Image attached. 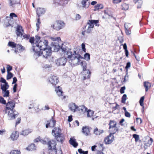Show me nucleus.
<instances>
[{"instance_id": "1", "label": "nucleus", "mask_w": 154, "mask_h": 154, "mask_svg": "<svg viewBox=\"0 0 154 154\" xmlns=\"http://www.w3.org/2000/svg\"><path fill=\"white\" fill-rule=\"evenodd\" d=\"M29 42L32 44L33 50L39 56L42 54L43 57L48 58L51 54V48L48 47V42L45 39H29Z\"/></svg>"}, {"instance_id": "2", "label": "nucleus", "mask_w": 154, "mask_h": 154, "mask_svg": "<svg viewBox=\"0 0 154 154\" xmlns=\"http://www.w3.org/2000/svg\"><path fill=\"white\" fill-rule=\"evenodd\" d=\"M55 51L62 52V54H64V56L69 59V62L72 65L77 66L80 64V59L83 58L79 53L74 51V54H72V52L67 48H64L62 46L61 48L55 49Z\"/></svg>"}, {"instance_id": "3", "label": "nucleus", "mask_w": 154, "mask_h": 154, "mask_svg": "<svg viewBox=\"0 0 154 154\" xmlns=\"http://www.w3.org/2000/svg\"><path fill=\"white\" fill-rule=\"evenodd\" d=\"M6 111L8 112V116L9 120L14 119L18 114H15L14 110V108L15 107V102L14 101H8L6 104Z\"/></svg>"}, {"instance_id": "4", "label": "nucleus", "mask_w": 154, "mask_h": 154, "mask_svg": "<svg viewBox=\"0 0 154 154\" xmlns=\"http://www.w3.org/2000/svg\"><path fill=\"white\" fill-rule=\"evenodd\" d=\"M61 132V130L59 128L57 129L56 127H55L52 131V134L57 141L62 144L65 140V137Z\"/></svg>"}, {"instance_id": "5", "label": "nucleus", "mask_w": 154, "mask_h": 154, "mask_svg": "<svg viewBox=\"0 0 154 154\" xmlns=\"http://www.w3.org/2000/svg\"><path fill=\"white\" fill-rule=\"evenodd\" d=\"M47 123L45 125L46 128L48 127L53 128L55 125L56 121L54 119V117H52L50 120L47 121Z\"/></svg>"}, {"instance_id": "6", "label": "nucleus", "mask_w": 154, "mask_h": 154, "mask_svg": "<svg viewBox=\"0 0 154 154\" xmlns=\"http://www.w3.org/2000/svg\"><path fill=\"white\" fill-rule=\"evenodd\" d=\"M66 57L60 58L58 59L56 61V64L58 66H64L66 62Z\"/></svg>"}, {"instance_id": "7", "label": "nucleus", "mask_w": 154, "mask_h": 154, "mask_svg": "<svg viewBox=\"0 0 154 154\" xmlns=\"http://www.w3.org/2000/svg\"><path fill=\"white\" fill-rule=\"evenodd\" d=\"M49 81L53 85H56L59 82L58 78L56 75H52L49 79Z\"/></svg>"}, {"instance_id": "8", "label": "nucleus", "mask_w": 154, "mask_h": 154, "mask_svg": "<svg viewBox=\"0 0 154 154\" xmlns=\"http://www.w3.org/2000/svg\"><path fill=\"white\" fill-rule=\"evenodd\" d=\"M114 140V137L112 134H110L104 139V141L106 144L111 143Z\"/></svg>"}, {"instance_id": "9", "label": "nucleus", "mask_w": 154, "mask_h": 154, "mask_svg": "<svg viewBox=\"0 0 154 154\" xmlns=\"http://www.w3.org/2000/svg\"><path fill=\"white\" fill-rule=\"evenodd\" d=\"M56 26H55V29L57 30H60L64 27L65 23L63 21L60 20L57 21Z\"/></svg>"}, {"instance_id": "10", "label": "nucleus", "mask_w": 154, "mask_h": 154, "mask_svg": "<svg viewBox=\"0 0 154 154\" xmlns=\"http://www.w3.org/2000/svg\"><path fill=\"white\" fill-rule=\"evenodd\" d=\"M99 23V20H89L87 24L89 25L88 27L91 28H93L94 24L97 26V24Z\"/></svg>"}, {"instance_id": "11", "label": "nucleus", "mask_w": 154, "mask_h": 154, "mask_svg": "<svg viewBox=\"0 0 154 154\" xmlns=\"http://www.w3.org/2000/svg\"><path fill=\"white\" fill-rule=\"evenodd\" d=\"M16 48V49L15 50L14 52L16 54L23 52L25 49V48L23 46L19 44H17Z\"/></svg>"}, {"instance_id": "12", "label": "nucleus", "mask_w": 154, "mask_h": 154, "mask_svg": "<svg viewBox=\"0 0 154 154\" xmlns=\"http://www.w3.org/2000/svg\"><path fill=\"white\" fill-rule=\"evenodd\" d=\"M47 144L48 145V149L56 148V143L55 141L52 140L48 142Z\"/></svg>"}, {"instance_id": "13", "label": "nucleus", "mask_w": 154, "mask_h": 154, "mask_svg": "<svg viewBox=\"0 0 154 154\" xmlns=\"http://www.w3.org/2000/svg\"><path fill=\"white\" fill-rule=\"evenodd\" d=\"M82 132L86 136L90 135V132L89 127L87 126L83 127L82 128Z\"/></svg>"}, {"instance_id": "14", "label": "nucleus", "mask_w": 154, "mask_h": 154, "mask_svg": "<svg viewBox=\"0 0 154 154\" xmlns=\"http://www.w3.org/2000/svg\"><path fill=\"white\" fill-rule=\"evenodd\" d=\"M69 107L70 110L74 112L77 110L78 106L74 103H71L69 104Z\"/></svg>"}, {"instance_id": "15", "label": "nucleus", "mask_w": 154, "mask_h": 154, "mask_svg": "<svg viewBox=\"0 0 154 154\" xmlns=\"http://www.w3.org/2000/svg\"><path fill=\"white\" fill-rule=\"evenodd\" d=\"M45 13V10L44 8H39L36 11V14L38 17H39Z\"/></svg>"}, {"instance_id": "16", "label": "nucleus", "mask_w": 154, "mask_h": 154, "mask_svg": "<svg viewBox=\"0 0 154 154\" xmlns=\"http://www.w3.org/2000/svg\"><path fill=\"white\" fill-rule=\"evenodd\" d=\"M81 4L82 7L87 8L90 4V0H82L81 2Z\"/></svg>"}, {"instance_id": "17", "label": "nucleus", "mask_w": 154, "mask_h": 154, "mask_svg": "<svg viewBox=\"0 0 154 154\" xmlns=\"http://www.w3.org/2000/svg\"><path fill=\"white\" fill-rule=\"evenodd\" d=\"M87 110V108L84 105L78 106L77 110L79 111L80 112L84 113L86 112Z\"/></svg>"}, {"instance_id": "18", "label": "nucleus", "mask_w": 154, "mask_h": 154, "mask_svg": "<svg viewBox=\"0 0 154 154\" xmlns=\"http://www.w3.org/2000/svg\"><path fill=\"white\" fill-rule=\"evenodd\" d=\"M19 136L18 132L17 131H14L11 134L10 137L13 140H16Z\"/></svg>"}, {"instance_id": "19", "label": "nucleus", "mask_w": 154, "mask_h": 154, "mask_svg": "<svg viewBox=\"0 0 154 154\" xmlns=\"http://www.w3.org/2000/svg\"><path fill=\"white\" fill-rule=\"evenodd\" d=\"M69 143L75 148L78 145V143L76 141V140L72 138H70Z\"/></svg>"}, {"instance_id": "20", "label": "nucleus", "mask_w": 154, "mask_h": 154, "mask_svg": "<svg viewBox=\"0 0 154 154\" xmlns=\"http://www.w3.org/2000/svg\"><path fill=\"white\" fill-rule=\"evenodd\" d=\"M68 2V0H56L55 2H54V3H57L60 5H63L66 4Z\"/></svg>"}, {"instance_id": "21", "label": "nucleus", "mask_w": 154, "mask_h": 154, "mask_svg": "<svg viewBox=\"0 0 154 154\" xmlns=\"http://www.w3.org/2000/svg\"><path fill=\"white\" fill-rule=\"evenodd\" d=\"M1 88L2 91H5L8 89L9 87V86L8 83H6L4 85L1 84Z\"/></svg>"}, {"instance_id": "22", "label": "nucleus", "mask_w": 154, "mask_h": 154, "mask_svg": "<svg viewBox=\"0 0 154 154\" xmlns=\"http://www.w3.org/2000/svg\"><path fill=\"white\" fill-rule=\"evenodd\" d=\"M85 71L84 72H85V74H84L83 75V80H85L87 79H89L90 77V72L89 70H85Z\"/></svg>"}, {"instance_id": "23", "label": "nucleus", "mask_w": 154, "mask_h": 154, "mask_svg": "<svg viewBox=\"0 0 154 154\" xmlns=\"http://www.w3.org/2000/svg\"><path fill=\"white\" fill-rule=\"evenodd\" d=\"M116 122L115 121L111 120L109 124V128L111 129L112 128H114V127H116Z\"/></svg>"}, {"instance_id": "24", "label": "nucleus", "mask_w": 154, "mask_h": 154, "mask_svg": "<svg viewBox=\"0 0 154 154\" xmlns=\"http://www.w3.org/2000/svg\"><path fill=\"white\" fill-rule=\"evenodd\" d=\"M134 2L137 4V8H141L143 2L142 0H133Z\"/></svg>"}, {"instance_id": "25", "label": "nucleus", "mask_w": 154, "mask_h": 154, "mask_svg": "<svg viewBox=\"0 0 154 154\" xmlns=\"http://www.w3.org/2000/svg\"><path fill=\"white\" fill-rule=\"evenodd\" d=\"M36 148L35 144L34 143H32L27 147L26 149L28 150L32 151L35 150Z\"/></svg>"}, {"instance_id": "26", "label": "nucleus", "mask_w": 154, "mask_h": 154, "mask_svg": "<svg viewBox=\"0 0 154 154\" xmlns=\"http://www.w3.org/2000/svg\"><path fill=\"white\" fill-rule=\"evenodd\" d=\"M103 132V130L98 129L97 128H95L94 131V133L96 135H100Z\"/></svg>"}, {"instance_id": "27", "label": "nucleus", "mask_w": 154, "mask_h": 154, "mask_svg": "<svg viewBox=\"0 0 154 154\" xmlns=\"http://www.w3.org/2000/svg\"><path fill=\"white\" fill-rule=\"evenodd\" d=\"M104 13L105 14V16L108 17L109 18L110 17H112V14L109 11V10L108 8H106L104 11Z\"/></svg>"}, {"instance_id": "28", "label": "nucleus", "mask_w": 154, "mask_h": 154, "mask_svg": "<svg viewBox=\"0 0 154 154\" xmlns=\"http://www.w3.org/2000/svg\"><path fill=\"white\" fill-rule=\"evenodd\" d=\"M32 131L31 129H28L23 131L21 133V134L24 136H26Z\"/></svg>"}, {"instance_id": "29", "label": "nucleus", "mask_w": 154, "mask_h": 154, "mask_svg": "<svg viewBox=\"0 0 154 154\" xmlns=\"http://www.w3.org/2000/svg\"><path fill=\"white\" fill-rule=\"evenodd\" d=\"M61 89V88L60 86H58V87L55 90L57 94L59 96H62V94L63 93V92Z\"/></svg>"}, {"instance_id": "30", "label": "nucleus", "mask_w": 154, "mask_h": 154, "mask_svg": "<svg viewBox=\"0 0 154 154\" xmlns=\"http://www.w3.org/2000/svg\"><path fill=\"white\" fill-rule=\"evenodd\" d=\"M80 63L83 67V70L84 71L86 70V69L87 68L86 66L87 63H86V61H81V62H80Z\"/></svg>"}, {"instance_id": "31", "label": "nucleus", "mask_w": 154, "mask_h": 154, "mask_svg": "<svg viewBox=\"0 0 154 154\" xmlns=\"http://www.w3.org/2000/svg\"><path fill=\"white\" fill-rule=\"evenodd\" d=\"M109 129L111 134H115L118 131V129L116 127H115L114 128H112L111 129Z\"/></svg>"}, {"instance_id": "32", "label": "nucleus", "mask_w": 154, "mask_h": 154, "mask_svg": "<svg viewBox=\"0 0 154 154\" xmlns=\"http://www.w3.org/2000/svg\"><path fill=\"white\" fill-rule=\"evenodd\" d=\"M49 154H56V148H52L51 149H49Z\"/></svg>"}, {"instance_id": "33", "label": "nucleus", "mask_w": 154, "mask_h": 154, "mask_svg": "<svg viewBox=\"0 0 154 154\" xmlns=\"http://www.w3.org/2000/svg\"><path fill=\"white\" fill-rule=\"evenodd\" d=\"M95 9L94 11H96L98 10L99 9H101L103 8V6L102 4H97L94 6Z\"/></svg>"}, {"instance_id": "34", "label": "nucleus", "mask_w": 154, "mask_h": 154, "mask_svg": "<svg viewBox=\"0 0 154 154\" xmlns=\"http://www.w3.org/2000/svg\"><path fill=\"white\" fill-rule=\"evenodd\" d=\"M87 116L88 117H90L92 116L94 113V112L93 111L89 109L87 110Z\"/></svg>"}, {"instance_id": "35", "label": "nucleus", "mask_w": 154, "mask_h": 154, "mask_svg": "<svg viewBox=\"0 0 154 154\" xmlns=\"http://www.w3.org/2000/svg\"><path fill=\"white\" fill-rule=\"evenodd\" d=\"M90 55L89 53H86L84 55L83 59H85L86 61H89L90 60Z\"/></svg>"}, {"instance_id": "36", "label": "nucleus", "mask_w": 154, "mask_h": 154, "mask_svg": "<svg viewBox=\"0 0 154 154\" xmlns=\"http://www.w3.org/2000/svg\"><path fill=\"white\" fill-rule=\"evenodd\" d=\"M150 85L149 82H144V86L145 88V91L146 92L148 90V87L150 86Z\"/></svg>"}, {"instance_id": "37", "label": "nucleus", "mask_w": 154, "mask_h": 154, "mask_svg": "<svg viewBox=\"0 0 154 154\" xmlns=\"http://www.w3.org/2000/svg\"><path fill=\"white\" fill-rule=\"evenodd\" d=\"M121 8L124 10H127L128 8V6L125 3H123L121 5Z\"/></svg>"}, {"instance_id": "38", "label": "nucleus", "mask_w": 154, "mask_h": 154, "mask_svg": "<svg viewBox=\"0 0 154 154\" xmlns=\"http://www.w3.org/2000/svg\"><path fill=\"white\" fill-rule=\"evenodd\" d=\"M17 44L15 43L14 42H9L8 44V45L9 46L13 48H14L16 47L17 46Z\"/></svg>"}, {"instance_id": "39", "label": "nucleus", "mask_w": 154, "mask_h": 154, "mask_svg": "<svg viewBox=\"0 0 154 154\" xmlns=\"http://www.w3.org/2000/svg\"><path fill=\"white\" fill-rule=\"evenodd\" d=\"M131 24L130 23H126L125 24V29H131Z\"/></svg>"}, {"instance_id": "40", "label": "nucleus", "mask_w": 154, "mask_h": 154, "mask_svg": "<svg viewBox=\"0 0 154 154\" xmlns=\"http://www.w3.org/2000/svg\"><path fill=\"white\" fill-rule=\"evenodd\" d=\"M91 29L88 27V28L86 30L82 32V35H84L85 33H90L91 32Z\"/></svg>"}, {"instance_id": "41", "label": "nucleus", "mask_w": 154, "mask_h": 154, "mask_svg": "<svg viewBox=\"0 0 154 154\" xmlns=\"http://www.w3.org/2000/svg\"><path fill=\"white\" fill-rule=\"evenodd\" d=\"M8 74L7 75V79L9 80L11 79L13 76V74L11 72H7Z\"/></svg>"}, {"instance_id": "42", "label": "nucleus", "mask_w": 154, "mask_h": 154, "mask_svg": "<svg viewBox=\"0 0 154 154\" xmlns=\"http://www.w3.org/2000/svg\"><path fill=\"white\" fill-rule=\"evenodd\" d=\"M2 93L4 94L3 96L4 97H8L9 95V91L8 90H6L5 91H2Z\"/></svg>"}, {"instance_id": "43", "label": "nucleus", "mask_w": 154, "mask_h": 154, "mask_svg": "<svg viewBox=\"0 0 154 154\" xmlns=\"http://www.w3.org/2000/svg\"><path fill=\"white\" fill-rule=\"evenodd\" d=\"M41 23L40 22V18L39 17L37 19V23H36V26H37V30L38 31L39 29V25Z\"/></svg>"}, {"instance_id": "44", "label": "nucleus", "mask_w": 154, "mask_h": 154, "mask_svg": "<svg viewBox=\"0 0 154 154\" xmlns=\"http://www.w3.org/2000/svg\"><path fill=\"white\" fill-rule=\"evenodd\" d=\"M127 95L126 94H124L122 97L121 102L122 103H125L126 100Z\"/></svg>"}, {"instance_id": "45", "label": "nucleus", "mask_w": 154, "mask_h": 154, "mask_svg": "<svg viewBox=\"0 0 154 154\" xmlns=\"http://www.w3.org/2000/svg\"><path fill=\"white\" fill-rule=\"evenodd\" d=\"M133 137L135 139V141L137 142L138 141L139 139V136L137 134H134L133 135Z\"/></svg>"}, {"instance_id": "46", "label": "nucleus", "mask_w": 154, "mask_h": 154, "mask_svg": "<svg viewBox=\"0 0 154 154\" xmlns=\"http://www.w3.org/2000/svg\"><path fill=\"white\" fill-rule=\"evenodd\" d=\"M47 141H49L48 138H45L44 140H41L40 141L44 144H45L48 143Z\"/></svg>"}, {"instance_id": "47", "label": "nucleus", "mask_w": 154, "mask_h": 154, "mask_svg": "<svg viewBox=\"0 0 154 154\" xmlns=\"http://www.w3.org/2000/svg\"><path fill=\"white\" fill-rule=\"evenodd\" d=\"M144 96L140 98V99L139 101V103H140V105L141 106H143V101L144 100Z\"/></svg>"}, {"instance_id": "48", "label": "nucleus", "mask_w": 154, "mask_h": 154, "mask_svg": "<svg viewBox=\"0 0 154 154\" xmlns=\"http://www.w3.org/2000/svg\"><path fill=\"white\" fill-rule=\"evenodd\" d=\"M20 152L18 150H13L10 152V154H20Z\"/></svg>"}, {"instance_id": "49", "label": "nucleus", "mask_w": 154, "mask_h": 154, "mask_svg": "<svg viewBox=\"0 0 154 154\" xmlns=\"http://www.w3.org/2000/svg\"><path fill=\"white\" fill-rule=\"evenodd\" d=\"M0 103L4 104H6V100L1 96L0 97Z\"/></svg>"}, {"instance_id": "50", "label": "nucleus", "mask_w": 154, "mask_h": 154, "mask_svg": "<svg viewBox=\"0 0 154 154\" xmlns=\"http://www.w3.org/2000/svg\"><path fill=\"white\" fill-rule=\"evenodd\" d=\"M131 66V63L130 62H128L126 64V65L125 66V69H126V75L128 74V69Z\"/></svg>"}, {"instance_id": "51", "label": "nucleus", "mask_w": 154, "mask_h": 154, "mask_svg": "<svg viewBox=\"0 0 154 154\" xmlns=\"http://www.w3.org/2000/svg\"><path fill=\"white\" fill-rule=\"evenodd\" d=\"M9 2L10 5L11 6H13V5L16 4H18L19 3L18 2H12L11 0H9Z\"/></svg>"}, {"instance_id": "52", "label": "nucleus", "mask_w": 154, "mask_h": 154, "mask_svg": "<svg viewBox=\"0 0 154 154\" xmlns=\"http://www.w3.org/2000/svg\"><path fill=\"white\" fill-rule=\"evenodd\" d=\"M16 31L23 32V30L22 29V27L21 26H18L17 28Z\"/></svg>"}, {"instance_id": "53", "label": "nucleus", "mask_w": 154, "mask_h": 154, "mask_svg": "<svg viewBox=\"0 0 154 154\" xmlns=\"http://www.w3.org/2000/svg\"><path fill=\"white\" fill-rule=\"evenodd\" d=\"M6 68L7 72H10L12 70V67L9 65H7Z\"/></svg>"}, {"instance_id": "54", "label": "nucleus", "mask_w": 154, "mask_h": 154, "mask_svg": "<svg viewBox=\"0 0 154 154\" xmlns=\"http://www.w3.org/2000/svg\"><path fill=\"white\" fill-rule=\"evenodd\" d=\"M23 32L16 31V34L18 37H22L23 35Z\"/></svg>"}, {"instance_id": "55", "label": "nucleus", "mask_w": 154, "mask_h": 154, "mask_svg": "<svg viewBox=\"0 0 154 154\" xmlns=\"http://www.w3.org/2000/svg\"><path fill=\"white\" fill-rule=\"evenodd\" d=\"M125 32L127 35H129L131 33V29H125Z\"/></svg>"}, {"instance_id": "56", "label": "nucleus", "mask_w": 154, "mask_h": 154, "mask_svg": "<svg viewBox=\"0 0 154 154\" xmlns=\"http://www.w3.org/2000/svg\"><path fill=\"white\" fill-rule=\"evenodd\" d=\"M125 86H123L121 87L120 89V92L121 94H123L125 92Z\"/></svg>"}, {"instance_id": "57", "label": "nucleus", "mask_w": 154, "mask_h": 154, "mask_svg": "<svg viewBox=\"0 0 154 154\" xmlns=\"http://www.w3.org/2000/svg\"><path fill=\"white\" fill-rule=\"evenodd\" d=\"M82 48L83 51L84 52H86V48H85V45L84 43H82Z\"/></svg>"}, {"instance_id": "58", "label": "nucleus", "mask_w": 154, "mask_h": 154, "mask_svg": "<svg viewBox=\"0 0 154 154\" xmlns=\"http://www.w3.org/2000/svg\"><path fill=\"white\" fill-rule=\"evenodd\" d=\"M125 116L126 117H131V114L130 113L128 112L127 111L125 112Z\"/></svg>"}, {"instance_id": "59", "label": "nucleus", "mask_w": 154, "mask_h": 154, "mask_svg": "<svg viewBox=\"0 0 154 154\" xmlns=\"http://www.w3.org/2000/svg\"><path fill=\"white\" fill-rule=\"evenodd\" d=\"M10 15L12 19L14 17H17V15L13 13H11Z\"/></svg>"}, {"instance_id": "60", "label": "nucleus", "mask_w": 154, "mask_h": 154, "mask_svg": "<svg viewBox=\"0 0 154 154\" xmlns=\"http://www.w3.org/2000/svg\"><path fill=\"white\" fill-rule=\"evenodd\" d=\"M17 84H15L13 88V92H15L17 91Z\"/></svg>"}, {"instance_id": "61", "label": "nucleus", "mask_w": 154, "mask_h": 154, "mask_svg": "<svg viewBox=\"0 0 154 154\" xmlns=\"http://www.w3.org/2000/svg\"><path fill=\"white\" fill-rule=\"evenodd\" d=\"M81 18V16L78 14H76L75 16V20H78L80 19Z\"/></svg>"}, {"instance_id": "62", "label": "nucleus", "mask_w": 154, "mask_h": 154, "mask_svg": "<svg viewBox=\"0 0 154 154\" xmlns=\"http://www.w3.org/2000/svg\"><path fill=\"white\" fill-rule=\"evenodd\" d=\"M0 82L4 83L5 84L6 83H7L6 80L3 77L1 78V80H0Z\"/></svg>"}, {"instance_id": "63", "label": "nucleus", "mask_w": 154, "mask_h": 154, "mask_svg": "<svg viewBox=\"0 0 154 154\" xmlns=\"http://www.w3.org/2000/svg\"><path fill=\"white\" fill-rule=\"evenodd\" d=\"M11 20H10V21H8V24H7L6 25V26L7 27L11 26L12 27L13 26V24H12V23H11Z\"/></svg>"}, {"instance_id": "64", "label": "nucleus", "mask_w": 154, "mask_h": 154, "mask_svg": "<svg viewBox=\"0 0 154 154\" xmlns=\"http://www.w3.org/2000/svg\"><path fill=\"white\" fill-rule=\"evenodd\" d=\"M17 81V79L16 77H14L13 78V81L12 82V84H16V82Z\"/></svg>"}]
</instances>
